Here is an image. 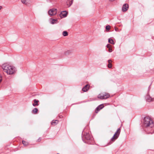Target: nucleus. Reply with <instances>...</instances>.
Here are the masks:
<instances>
[{
    "label": "nucleus",
    "mask_w": 154,
    "mask_h": 154,
    "mask_svg": "<svg viewBox=\"0 0 154 154\" xmlns=\"http://www.w3.org/2000/svg\"><path fill=\"white\" fill-rule=\"evenodd\" d=\"M143 125L146 128L144 131L147 134H152L154 131L152 128L154 126V123L152 120L148 117L144 118L143 121Z\"/></svg>",
    "instance_id": "nucleus-1"
},
{
    "label": "nucleus",
    "mask_w": 154,
    "mask_h": 154,
    "mask_svg": "<svg viewBox=\"0 0 154 154\" xmlns=\"http://www.w3.org/2000/svg\"><path fill=\"white\" fill-rule=\"evenodd\" d=\"M2 68L4 72L8 74L11 75L14 74L15 72V68L12 66H9L6 63L2 65Z\"/></svg>",
    "instance_id": "nucleus-2"
},
{
    "label": "nucleus",
    "mask_w": 154,
    "mask_h": 154,
    "mask_svg": "<svg viewBox=\"0 0 154 154\" xmlns=\"http://www.w3.org/2000/svg\"><path fill=\"white\" fill-rule=\"evenodd\" d=\"M109 97L110 95L109 93L106 92H104L99 94L98 95L97 97L98 98L103 100L106 99L108 98Z\"/></svg>",
    "instance_id": "nucleus-3"
},
{
    "label": "nucleus",
    "mask_w": 154,
    "mask_h": 154,
    "mask_svg": "<svg viewBox=\"0 0 154 154\" xmlns=\"http://www.w3.org/2000/svg\"><path fill=\"white\" fill-rule=\"evenodd\" d=\"M121 129L120 128H118L115 133L113 137L111 138V140L112 142H114L115 140L117 139L119 135Z\"/></svg>",
    "instance_id": "nucleus-4"
},
{
    "label": "nucleus",
    "mask_w": 154,
    "mask_h": 154,
    "mask_svg": "<svg viewBox=\"0 0 154 154\" xmlns=\"http://www.w3.org/2000/svg\"><path fill=\"white\" fill-rule=\"evenodd\" d=\"M57 10L56 8H52L49 10L48 13L50 16H53L57 14Z\"/></svg>",
    "instance_id": "nucleus-5"
},
{
    "label": "nucleus",
    "mask_w": 154,
    "mask_h": 154,
    "mask_svg": "<svg viewBox=\"0 0 154 154\" xmlns=\"http://www.w3.org/2000/svg\"><path fill=\"white\" fill-rule=\"evenodd\" d=\"M128 5L127 4H125L123 5L122 8V10L123 12L126 11L128 8Z\"/></svg>",
    "instance_id": "nucleus-6"
},
{
    "label": "nucleus",
    "mask_w": 154,
    "mask_h": 154,
    "mask_svg": "<svg viewBox=\"0 0 154 154\" xmlns=\"http://www.w3.org/2000/svg\"><path fill=\"white\" fill-rule=\"evenodd\" d=\"M104 107L103 104H101L98 106L95 109V113H97L98 112Z\"/></svg>",
    "instance_id": "nucleus-7"
},
{
    "label": "nucleus",
    "mask_w": 154,
    "mask_h": 154,
    "mask_svg": "<svg viewBox=\"0 0 154 154\" xmlns=\"http://www.w3.org/2000/svg\"><path fill=\"white\" fill-rule=\"evenodd\" d=\"M67 12L66 11H62L60 14V17L61 18L65 17H66Z\"/></svg>",
    "instance_id": "nucleus-8"
},
{
    "label": "nucleus",
    "mask_w": 154,
    "mask_h": 154,
    "mask_svg": "<svg viewBox=\"0 0 154 154\" xmlns=\"http://www.w3.org/2000/svg\"><path fill=\"white\" fill-rule=\"evenodd\" d=\"M146 101L148 102L154 101V98H152L150 96L148 95H146Z\"/></svg>",
    "instance_id": "nucleus-9"
},
{
    "label": "nucleus",
    "mask_w": 154,
    "mask_h": 154,
    "mask_svg": "<svg viewBox=\"0 0 154 154\" xmlns=\"http://www.w3.org/2000/svg\"><path fill=\"white\" fill-rule=\"evenodd\" d=\"M90 86L89 85H86L82 88V90L84 92L87 91L89 89Z\"/></svg>",
    "instance_id": "nucleus-10"
},
{
    "label": "nucleus",
    "mask_w": 154,
    "mask_h": 154,
    "mask_svg": "<svg viewBox=\"0 0 154 154\" xmlns=\"http://www.w3.org/2000/svg\"><path fill=\"white\" fill-rule=\"evenodd\" d=\"M39 101L37 100L36 99H34L33 100L34 103H32V105L34 106H38L39 104L38 103L39 102Z\"/></svg>",
    "instance_id": "nucleus-11"
},
{
    "label": "nucleus",
    "mask_w": 154,
    "mask_h": 154,
    "mask_svg": "<svg viewBox=\"0 0 154 154\" xmlns=\"http://www.w3.org/2000/svg\"><path fill=\"white\" fill-rule=\"evenodd\" d=\"M73 0H67L66 4L68 7H69L72 4Z\"/></svg>",
    "instance_id": "nucleus-12"
},
{
    "label": "nucleus",
    "mask_w": 154,
    "mask_h": 154,
    "mask_svg": "<svg viewBox=\"0 0 154 154\" xmlns=\"http://www.w3.org/2000/svg\"><path fill=\"white\" fill-rule=\"evenodd\" d=\"M50 23L53 24L54 23H56L57 22V19H53L52 18H50L49 20Z\"/></svg>",
    "instance_id": "nucleus-13"
},
{
    "label": "nucleus",
    "mask_w": 154,
    "mask_h": 154,
    "mask_svg": "<svg viewBox=\"0 0 154 154\" xmlns=\"http://www.w3.org/2000/svg\"><path fill=\"white\" fill-rule=\"evenodd\" d=\"M59 121L57 120H53L51 122V124L53 125H55L58 123Z\"/></svg>",
    "instance_id": "nucleus-14"
},
{
    "label": "nucleus",
    "mask_w": 154,
    "mask_h": 154,
    "mask_svg": "<svg viewBox=\"0 0 154 154\" xmlns=\"http://www.w3.org/2000/svg\"><path fill=\"white\" fill-rule=\"evenodd\" d=\"M108 67L109 68H111L112 67V65L111 64L112 60H108Z\"/></svg>",
    "instance_id": "nucleus-15"
},
{
    "label": "nucleus",
    "mask_w": 154,
    "mask_h": 154,
    "mask_svg": "<svg viewBox=\"0 0 154 154\" xmlns=\"http://www.w3.org/2000/svg\"><path fill=\"white\" fill-rule=\"evenodd\" d=\"M38 111L37 108H35L32 110V113L34 114H37L38 113Z\"/></svg>",
    "instance_id": "nucleus-16"
},
{
    "label": "nucleus",
    "mask_w": 154,
    "mask_h": 154,
    "mask_svg": "<svg viewBox=\"0 0 154 154\" xmlns=\"http://www.w3.org/2000/svg\"><path fill=\"white\" fill-rule=\"evenodd\" d=\"M72 51L70 50H67V51H65L64 52V54L66 55H68L70 54L71 53H72Z\"/></svg>",
    "instance_id": "nucleus-17"
},
{
    "label": "nucleus",
    "mask_w": 154,
    "mask_h": 154,
    "mask_svg": "<svg viewBox=\"0 0 154 154\" xmlns=\"http://www.w3.org/2000/svg\"><path fill=\"white\" fill-rule=\"evenodd\" d=\"M85 139L87 140H90L91 138V137L90 136L89 134H86V135L85 136Z\"/></svg>",
    "instance_id": "nucleus-18"
},
{
    "label": "nucleus",
    "mask_w": 154,
    "mask_h": 154,
    "mask_svg": "<svg viewBox=\"0 0 154 154\" xmlns=\"http://www.w3.org/2000/svg\"><path fill=\"white\" fill-rule=\"evenodd\" d=\"M108 42L112 44H115V43L114 42L113 40L111 38L109 39Z\"/></svg>",
    "instance_id": "nucleus-19"
},
{
    "label": "nucleus",
    "mask_w": 154,
    "mask_h": 154,
    "mask_svg": "<svg viewBox=\"0 0 154 154\" xmlns=\"http://www.w3.org/2000/svg\"><path fill=\"white\" fill-rule=\"evenodd\" d=\"M22 143L23 145L25 146H27L28 145V143L25 141L23 140Z\"/></svg>",
    "instance_id": "nucleus-20"
},
{
    "label": "nucleus",
    "mask_w": 154,
    "mask_h": 154,
    "mask_svg": "<svg viewBox=\"0 0 154 154\" xmlns=\"http://www.w3.org/2000/svg\"><path fill=\"white\" fill-rule=\"evenodd\" d=\"M63 35L64 36H66L68 35V33L67 31H64L63 32Z\"/></svg>",
    "instance_id": "nucleus-21"
},
{
    "label": "nucleus",
    "mask_w": 154,
    "mask_h": 154,
    "mask_svg": "<svg viewBox=\"0 0 154 154\" xmlns=\"http://www.w3.org/2000/svg\"><path fill=\"white\" fill-rule=\"evenodd\" d=\"M110 26L109 25L106 26V29L107 31H109L110 29Z\"/></svg>",
    "instance_id": "nucleus-22"
},
{
    "label": "nucleus",
    "mask_w": 154,
    "mask_h": 154,
    "mask_svg": "<svg viewBox=\"0 0 154 154\" xmlns=\"http://www.w3.org/2000/svg\"><path fill=\"white\" fill-rule=\"evenodd\" d=\"M26 0H21V2L26 5L27 4V3H26Z\"/></svg>",
    "instance_id": "nucleus-23"
},
{
    "label": "nucleus",
    "mask_w": 154,
    "mask_h": 154,
    "mask_svg": "<svg viewBox=\"0 0 154 154\" xmlns=\"http://www.w3.org/2000/svg\"><path fill=\"white\" fill-rule=\"evenodd\" d=\"M111 45L109 44H108L107 45H106V47L109 48H111Z\"/></svg>",
    "instance_id": "nucleus-24"
},
{
    "label": "nucleus",
    "mask_w": 154,
    "mask_h": 154,
    "mask_svg": "<svg viewBox=\"0 0 154 154\" xmlns=\"http://www.w3.org/2000/svg\"><path fill=\"white\" fill-rule=\"evenodd\" d=\"M108 51L110 52H112V49L111 48H109Z\"/></svg>",
    "instance_id": "nucleus-25"
},
{
    "label": "nucleus",
    "mask_w": 154,
    "mask_h": 154,
    "mask_svg": "<svg viewBox=\"0 0 154 154\" xmlns=\"http://www.w3.org/2000/svg\"><path fill=\"white\" fill-rule=\"evenodd\" d=\"M41 140V138L40 137H39L37 140V142H40Z\"/></svg>",
    "instance_id": "nucleus-26"
},
{
    "label": "nucleus",
    "mask_w": 154,
    "mask_h": 154,
    "mask_svg": "<svg viewBox=\"0 0 154 154\" xmlns=\"http://www.w3.org/2000/svg\"><path fill=\"white\" fill-rule=\"evenodd\" d=\"M115 30L116 31H118V29L117 28L115 27Z\"/></svg>",
    "instance_id": "nucleus-27"
},
{
    "label": "nucleus",
    "mask_w": 154,
    "mask_h": 154,
    "mask_svg": "<svg viewBox=\"0 0 154 154\" xmlns=\"http://www.w3.org/2000/svg\"><path fill=\"white\" fill-rule=\"evenodd\" d=\"M109 0L111 1L112 2V1H115V0Z\"/></svg>",
    "instance_id": "nucleus-28"
},
{
    "label": "nucleus",
    "mask_w": 154,
    "mask_h": 154,
    "mask_svg": "<svg viewBox=\"0 0 154 154\" xmlns=\"http://www.w3.org/2000/svg\"><path fill=\"white\" fill-rule=\"evenodd\" d=\"M59 117H60V118H62L61 116H59Z\"/></svg>",
    "instance_id": "nucleus-29"
},
{
    "label": "nucleus",
    "mask_w": 154,
    "mask_h": 154,
    "mask_svg": "<svg viewBox=\"0 0 154 154\" xmlns=\"http://www.w3.org/2000/svg\"><path fill=\"white\" fill-rule=\"evenodd\" d=\"M59 117H60V118H62L61 116H59Z\"/></svg>",
    "instance_id": "nucleus-30"
},
{
    "label": "nucleus",
    "mask_w": 154,
    "mask_h": 154,
    "mask_svg": "<svg viewBox=\"0 0 154 154\" xmlns=\"http://www.w3.org/2000/svg\"><path fill=\"white\" fill-rule=\"evenodd\" d=\"M57 154H59V153H57Z\"/></svg>",
    "instance_id": "nucleus-31"
}]
</instances>
